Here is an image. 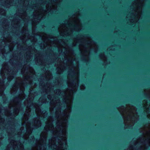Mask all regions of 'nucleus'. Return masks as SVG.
I'll use <instances>...</instances> for the list:
<instances>
[{"mask_svg": "<svg viewBox=\"0 0 150 150\" xmlns=\"http://www.w3.org/2000/svg\"><path fill=\"white\" fill-rule=\"evenodd\" d=\"M23 16H25V14H23Z\"/></svg>", "mask_w": 150, "mask_h": 150, "instance_id": "28", "label": "nucleus"}, {"mask_svg": "<svg viewBox=\"0 0 150 150\" xmlns=\"http://www.w3.org/2000/svg\"><path fill=\"white\" fill-rule=\"evenodd\" d=\"M41 100V98H40V100Z\"/></svg>", "mask_w": 150, "mask_h": 150, "instance_id": "29", "label": "nucleus"}, {"mask_svg": "<svg viewBox=\"0 0 150 150\" xmlns=\"http://www.w3.org/2000/svg\"><path fill=\"white\" fill-rule=\"evenodd\" d=\"M17 91L16 88L15 87H13L11 90V93H14L16 92Z\"/></svg>", "mask_w": 150, "mask_h": 150, "instance_id": "13", "label": "nucleus"}, {"mask_svg": "<svg viewBox=\"0 0 150 150\" xmlns=\"http://www.w3.org/2000/svg\"><path fill=\"white\" fill-rule=\"evenodd\" d=\"M62 0H46L45 3V8L42 9L40 7L37 8L33 13L34 18H38L42 17V14L47 12H50L51 13H56L57 11V5ZM41 7H42L41 6Z\"/></svg>", "mask_w": 150, "mask_h": 150, "instance_id": "6", "label": "nucleus"}, {"mask_svg": "<svg viewBox=\"0 0 150 150\" xmlns=\"http://www.w3.org/2000/svg\"><path fill=\"white\" fill-rule=\"evenodd\" d=\"M31 139H30V141H31L32 140H33V139H34V137H31Z\"/></svg>", "mask_w": 150, "mask_h": 150, "instance_id": "22", "label": "nucleus"}, {"mask_svg": "<svg viewBox=\"0 0 150 150\" xmlns=\"http://www.w3.org/2000/svg\"><path fill=\"white\" fill-rule=\"evenodd\" d=\"M36 112L37 113V115L40 117H43L44 118L47 116V113L46 111L44 110L41 112V110L39 108H36Z\"/></svg>", "mask_w": 150, "mask_h": 150, "instance_id": "10", "label": "nucleus"}, {"mask_svg": "<svg viewBox=\"0 0 150 150\" xmlns=\"http://www.w3.org/2000/svg\"><path fill=\"white\" fill-rule=\"evenodd\" d=\"M30 111V108L27 107L26 109V113L24 114V118L23 119V125L25 124V126L26 127V132L25 134H23L24 131H23V128L21 127V133H23V138L25 139H27L28 138H29V135L31 133L32 131V126H33L34 125V127L35 128H38L41 126L40 122L37 119L35 120L34 123H32V124L29 122H26V121L28 119V117H29V112Z\"/></svg>", "mask_w": 150, "mask_h": 150, "instance_id": "7", "label": "nucleus"}, {"mask_svg": "<svg viewBox=\"0 0 150 150\" xmlns=\"http://www.w3.org/2000/svg\"><path fill=\"white\" fill-rule=\"evenodd\" d=\"M145 94L148 95L150 98V90H145ZM143 104L144 107L147 108L150 106V103L148 104L146 100H144L143 101Z\"/></svg>", "mask_w": 150, "mask_h": 150, "instance_id": "9", "label": "nucleus"}, {"mask_svg": "<svg viewBox=\"0 0 150 150\" xmlns=\"http://www.w3.org/2000/svg\"><path fill=\"white\" fill-rule=\"evenodd\" d=\"M108 50H110V49H108Z\"/></svg>", "mask_w": 150, "mask_h": 150, "instance_id": "30", "label": "nucleus"}, {"mask_svg": "<svg viewBox=\"0 0 150 150\" xmlns=\"http://www.w3.org/2000/svg\"><path fill=\"white\" fill-rule=\"evenodd\" d=\"M143 149V147H141L140 148V149Z\"/></svg>", "mask_w": 150, "mask_h": 150, "instance_id": "26", "label": "nucleus"}, {"mask_svg": "<svg viewBox=\"0 0 150 150\" xmlns=\"http://www.w3.org/2000/svg\"><path fill=\"white\" fill-rule=\"evenodd\" d=\"M19 112V110L18 109L16 108L14 109V112L16 115H17Z\"/></svg>", "mask_w": 150, "mask_h": 150, "instance_id": "14", "label": "nucleus"}, {"mask_svg": "<svg viewBox=\"0 0 150 150\" xmlns=\"http://www.w3.org/2000/svg\"><path fill=\"white\" fill-rule=\"evenodd\" d=\"M21 18L22 19H23L24 20V19L23 17V15H22L21 17Z\"/></svg>", "mask_w": 150, "mask_h": 150, "instance_id": "25", "label": "nucleus"}, {"mask_svg": "<svg viewBox=\"0 0 150 150\" xmlns=\"http://www.w3.org/2000/svg\"><path fill=\"white\" fill-rule=\"evenodd\" d=\"M129 150H134L132 146H130L129 148Z\"/></svg>", "mask_w": 150, "mask_h": 150, "instance_id": "21", "label": "nucleus"}, {"mask_svg": "<svg viewBox=\"0 0 150 150\" xmlns=\"http://www.w3.org/2000/svg\"><path fill=\"white\" fill-rule=\"evenodd\" d=\"M13 78V76H10L8 77V80L11 81Z\"/></svg>", "mask_w": 150, "mask_h": 150, "instance_id": "18", "label": "nucleus"}, {"mask_svg": "<svg viewBox=\"0 0 150 150\" xmlns=\"http://www.w3.org/2000/svg\"><path fill=\"white\" fill-rule=\"evenodd\" d=\"M46 78L48 80L52 78L51 74L49 71H47L46 73Z\"/></svg>", "mask_w": 150, "mask_h": 150, "instance_id": "12", "label": "nucleus"}, {"mask_svg": "<svg viewBox=\"0 0 150 150\" xmlns=\"http://www.w3.org/2000/svg\"><path fill=\"white\" fill-rule=\"evenodd\" d=\"M6 4H10L11 3V1L10 0H8V1H6Z\"/></svg>", "mask_w": 150, "mask_h": 150, "instance_id": "17", "label": "nucleus"}, {"mask_svg": "<svg viewBox=\"0 0 150 150\" xmlns=\"http://www.w3.org/2000/svg\"><path fill=\"white\" fill-rule=\"evenodd\" d=\"M21 132H18V134L19 136H21Z\"/></svg>", "mask_w": 150, "mask_h": 150, "instance_id": "23", "label": "nucleus"}, {"mask_svg": "<svg viewBox=\"0 0 150 150\" xmlns=\"http://www.w3.org/2000/svg\"><path fill=\"white\" fill-rule=\"evenodd\" d=\"M99 57L104 62L103 64L106 65L110 63L109 61L108 60L107 57L104 55V53H101L99 55Z\"/></svg>", "mask_w": 150, "mask_h": 150, "instance_id": "11", "label": "nucleus"}, {"mask_svg": "<svg viewBox=\"0 0 150 150\" xmlns=\"http://www.w3.org/2000/svg\"><path fill=\"white\" fill-rule=\"evenodd\" d=\"M19 98L21 99V100L23 99L24 98V95L23 94H22L21 95V96H19Z\"/></svg>", "mask_w": 150, "mask_h": 150, "instance_id": "16", "label": "nucleus"}, {"mask_svg": "<svg viewBox=\"0 0 150 150\" xmlns=\"http://www.w3.org/2000/svg\"><path fill=\"white\" fill-rule=\"evenodd\" d=\"M118 110L123 118L125 128L131 127L138 117L135 108L133 106L128 105L126 107L121 106L118 108Z\"/></svg>", "mask_w": 150, "mask_h": 150, "instance_id": "5", "label": "nucleus"}, {"mask_svg": "<svg viewBox=\"0 0 150 150\" xmlns=\"http://www.w3.org/2000/svg\"><path fill=\"white\" fill-rule=\"evenodd\" d=\"M150 145V133L147 134L144 136H142L137 139L136 145L138 144L142 143V144H145L146 142Z\"/></svg>", "mask_w": 150, "mask_h": 150, "instance_id": "8", "label": "nucleus"}, {"mask_svg": "<svg viewBox=\"0 0 150 150\" xmlns=\"http://www.w3.org/2000/svg\"><path fill=\"white\" fill-rule=\"evenodd\" d=\"M3 11H4V13H1V14H4V13H5V11L4 10H3Z\"/></svg>", "mask_w": 150, "mask_h": 150, "instance_id": "24", "label": "nucleus"}, {"mask_svg": "<svg viewBox=\"0 0 150 150\" xmlns=\"http://www.w3.org/2000/svg\"><path fill=\"white\" fill-rule=\"evenodd\" d=\"M78 13L69 16L67 20L61 24L58 28L61 36L68 35L73 31H79L82 28V25L78 18Z\"/></svg>", "mask_w": 150, "mask_h": 150, "instance_id": "3", "label": "nucleus"}, {"mask_svg": "<svg viewBox=\"0 0 150 150\" xmlns=\"http://www.w3.org/2000/svg\"><path fill=\"white\" fill-rule=\"evenodd\" d=\"M78 77H68L67 83L68 88L65 91L61 92L59 89L54 91L55 95L61 94L64 97L63 101L66 104V108L62 113H61L59 100L56 98L52 99L50 102V110L52 112L55 110L56 117L54 120H57L56 126L54 128L52 123V117L48 118L46 122L45 129L40 136L39 141H37L36 146L32 150H45L47 132L51 131L53 134V137L49 140V146L50 148L55 150H66L67 149V119L71 112V105L72 101L73 94L76 90L78 86ZM54 121V120L52 121Z\"/></svg>", "mask_w": 150, "mask_h": 150, "instance_id": "1", "label": "nucleus"}, {"mask_svg": "<svg viewBox=\"0 0 150 150\" xmlns=\"http://www.w3.org/2000/svg\"><path fill=\"white\" fill-rule=\"evenodd\" d=\"M80 88L81 90H83L85 88V86L84 85L82 84L80 86Z\"/></svg>", "mask_w": 150, "mask_h": 150, "instance_id": "15", "label": "nucleus"}, {"mask_svg": "<svg viewBox=\"0 0 150 150\" xmlns=\"http://www.w3.org/2000/svg\"><path fill=\"white\" fill-rule=\"evenodd\" d=\"M50 88L49 87V86L48 87V89H47V90H46V91L45 92H48V91L49 90H50Z\"/></svg>", "mask_w": 150, "mask_h": 150, "instance_id": "20", "label": "nucleus"}, {"mask_svg": "<svg viewBox=\"0 0 150 150\" xmlns=\"http://www.w3.org/2000/svg\"><path fill=\"white\" fill-rule=\"evenodd\" d=\"M79 43V49L82 59L86 61L89 60L90 50H93L95 52L98 50L97 45L92 40L89 35L79 34L74 39L73 45L75 46Z\"/></svg>", "mask_w": 150, "mask_h": 150, "instance_id": "2", "label": "nucleus"}, {"mask_svg": "<svg viewBox=\"0 0 150 150\" xmlns=\"http://www.w3.org/2000/svg\"><path fill=\"white\" fill-rule=\"evenodd\" d=\"M32 73L33 74L34 73V72L33 71V70H32Z\"/></svg>", "mask_w": 150, "mask_h": 150, "instance_id": "27", "label": "nucleus"}, {"mask_svg": "<svg viewBox=\"0 0 150 150\" xmlns=\"http://www.w3.org/2000/svg\"><path fill=\"white\" fill-rule=\"evenodd\" d=\"M145 0H135L130 7L129 11L127 15L126 20L129 24L132 25L142 17V7Z\"/></svg>", "mask_w": 150, "mask_h": 150, "instance_id": "4", "label": "nucleus"}, {"mask_svg": "<svg viewBox=\"0 0 150 150\" xmlns=\"http://www.w3.org/2000/svg\"><path fill=\"white\" fill-rule=\"evenodd\" d=\"M47 97L49 99L51 100V99L52 98V97H51V96L49 95Z\"/></svg>", "mask_w": 150, "mask_h": 150, "instance_id": "19", "label": "nucleus"}]
</instances>
